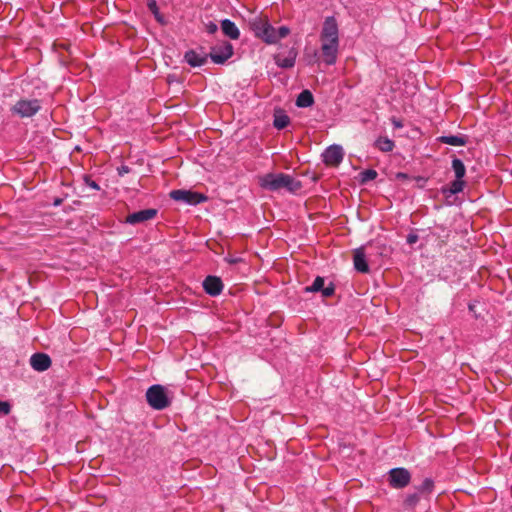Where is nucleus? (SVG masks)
Here are the masks:
<instances>
[{
  "label": "nucleus",
  "mask_w": 512,
  "mask_h": 512,
  "mask_svg": "<svg viewBox=\"0 0 512 512\" xmlns=\"http://www.w3.org/2000/svg\"><path fill=\"white\" fill-rule=\"evenodd\" d=\"M319 40L322 61L328 66L334 65L338 59L340 46L339 25L334 16H327L324 19Z\"/></svg>",
  "instance_id": "obj_1"
},
{
  "label": "nucleus",
  "mask_w": 512,
  "mask_h": 512,
  "mask_svg": "<svg viewBox=\"0 0 512 512\" xmlns=\"http://www.w3.org/2000/svg\"><path fill=\"white\" fill-rule=\"evenodd\" d=\"M260 186L270 191H278L282 188L289 192H297L301 189V182L284 173H268L260 178Z\"/></svg>",
  "instance_id": "obj_2"
},
{
  "label": "nucleus",
  "mask_w": 512,
  "mask_h": 512,
  "mask_svg": "<svg viewBox=\"0 0 512 512\" xmlns=\"http://www.w3.org/2000/svg\"><path fill=\"white\" fill-rule=\"evenodd\" d=\"M255 36L267 44H276L275 28L267 17H255L249 22Z\"/></svg>",
  "instance_id": "obj_3"
},
{
  "label": "nucleus",
  "mask_w": 512,
  "mask_h": 512,
  "mask_svg": "<svg viewBox=\"0 0 512 512\" xmlns=\"http://www.w3.org/2000/svg\"><path fill=\"white\" fill-rule=\"evenodd\" d=\"M145 397L148 405L154 410H164L171 404L166 388L160 384L150 386Z\"/></svg>",
  "instance_id": "obj_4"
},
{
  "label": "nucleus",
  "mask_w": 512,
  "mask_h": 512,
  "mask_svg": "<svg viewBox=\"0 0 512 512\" xmlns=\"http://www.w3.org/2000/svg\"><path fill=\"white\" fill-rule=\"evenodd\" d=\"M41 109V102L38 99H20L11 108V112L20 118L34 116Z\"/></svg>",
  "instance_id": "obj_5"
},
{
  "label": "nucleus",
  "mask_w": 512,
  "mask_h": 512,
  "mask_svg": "<svg viewBox=\"0 0 512 512\" xmlns=\"http://www.w3.org/2000/svg\"><path fill=\"white\" fill-rule=\"evenodd\" d=\"M169 196L175 201L184 202L189 205H197L208 199L207 196L202 193L183 189L172 190Z\"/></svg>",
  "instance_id": "obj_6"
},
{
  "label": "nucleus",
  "mask_w": 512,
  "mask_h": 512,
  "mask_svg": "<svg viewBox=\"0 0 512 512\" xmlns=\"http://www.w3.org/2000/svg\"><path fill=\"white\" fill-rule=\"evenodd\" d=\"M411 481V474L406 468H393L388 472L389 485L394 489H402Z\"/></svg>",
  "instance_id": "obj_7"
},
{
  "label": "nucleus",
  "mask_w": 512,
  "mask_h": 512,
  "mask_svg": "<svg viewBox=\"0 0 512 512\" xmlns=\"http://www.w3.org/2000/svg\"><path fill=\"white\" fill-rule=\"evenodd\" d=\"M233 55V46L225 42L211 48L209 57L215 64H224Z\"/></svg>",
  "instance_id": "obj_8"
},
{
  "label": "nucleus",
  "mask_w": 512,
  "mask_h": 512,
  "mask_svg": "<svg viewBox=\"0 0 512 512\" xmlns=\"http://www.w3.org/2000/svg\"><path fill=\"white\" fill-rule=\"evenodd\" d=\"M343 156V150L338 145L329 146L322 154L323 162L329 166H338L342 162Z\"/></svg>",
  "instance_id": "obj_9"
},
{
  "label": "nucleus",
  "mask_w": 512,
  "mask_h": 512,
  "mask_svg": "<svg viewBox=\"0 0 512 512\" xmlns=\"http://www.w3.org/2000/svg\"><path fill=\"white\" fill-rule=\"evenodd\" d=\"M158 211L154 208H148L140 211L133 212L126 217L125 222L131 225L144 223L156 217Z\"/></svg>",
  "instance_id": "obj_10"
},
{
  "label": "nucleus",
  "mask_w": 512,
  "mask_h": 512,
  "mask_svg": "<svg viewBox=\"0 0 512 512\" xmlns=\"http://www.w3.org/2000/svg\"><path fill=\"white\" fill-rule=\"evenodd\" d=\"M204 291L210 296H218L223 290V282L217 276H207L203 281Z\"/></svg>",
  "instance_id": "obj_11"
},
{
  "label": "nucleus",
  "mask_w": 512,
  "mask_h": 512,
  "mask_svg": "<svg viewBox=\"0 0 512 512\" xmlns=\"http://www.w3.org/2000/svg\"><path fill=\"white\" fill-rule=\"evenodd\" d=\"M51 363L50 357L45 353H35L30 358L31 367L39 372L49 369Z\"/></svg>",
  "instance_id": "obj_12"
},
{
  "label": "nucleus",
  "mask_w": 512,
  "mask_h": 512,
  "mask_svg": "<svg viewBox=\"0 0 512 512\" xmlns=\"http://www.w3.org/2000/svg\"><path fill=\"white\" fill-rule=\"evenodd\" d=\"M209 57V54L203 52H197L195 50H189L185 53V61L192 67L203 66Z\"/></svg>",
  "instance_id": "obj_13"
},
{
  "label": "nucleus",
  "mask_w": 512,
  "mask_h": 512,
  "mask_svg": "<svg viewBox=\"0 0 512 512\" xmlns=\"http://www.w3.org/2000/svg\"><path fill=\"white\" fill-rule=\"evenodd\" d=\"M296 57L297 51L291 48L287 56L277 54L275 56V63L281 68H292L295 65Z\"/></svg>",
  "instance_id": "obj_14"
},
{
  "label": "nucleus",
  "mask_w": 512,
  "mask_h": 512,
  "mask_svg": "<svg viewBox=\"0 0 512 512\" xmlns=\"http://www.w3.org/2000/svg\"><path fill=\"white\" fill-rule=\"evenodd\" d=\"M354 267L358 272L368 273L369 266L366 261V256L363 248H358L354 251L353 256Z\"/></svg>",
  "instance_id": "obj_15"
},
{
  "label": "nucleus",
  "mask_w": 512,
  "mask_h": 512,
  "mask_svg": "<svg viewBox=\"0 0 512 512\" xmlns=\"http://www.w3.org/2000/svg\"><path fill=\"white\" fill-rule=\"evenodd\" d=\"M221 29L224 35L232 40H237L240 37V31L238 27L233 21L229 19H224L221 21Z\"/></svg>",
  "instance_id": "obj_16"
},
{
  "label": "nucleus",
  "mask_w": 512,
  "mask_h": 512,
  "mask_svg": "<svg viewBox=\"0 0 512 512\" xmlns=\"http://www.w3.org/2000/svg\"><path fill=\"white\" fill-rule=\"evenodd\" d=\"M465 181L461 179H455L450 183L449 186H444L441 188V192L445 197H450L452 195L458 194L464 190Z\"/></svg>",
  "instance_id": "obj_17"
},
{
  "label": "nucleus",
  "mask_w": 512,
  "mask_h": 512,
  "mask_svg": "<svg viewBox=\"0 0 512 512\" xmlns=\"http://www.w3.org/2000/svg\"><path fill=\"white\" fill-rule=\"evenodd\" d=\"M314 104L313 94L309 90H303L296 99V105L301 108H307Z\"/></svg>",
  "instance_id": "obj_18"
},
{
  "label": "nucleus",
  "mask_w": 512,
  "mask_h": 512,
  "mask_svg": "<svg viewBox=\"0 0 512 512\" xmlns=\"http://www.w3.org/2000/svg\"><path fill=\"white\" fill-rule=\"evenodd\" d=\"M439 141L444 144H448L451 146H464L466 144V138L461 135H449V136H441Z\"/></svg>",
  "instance_id": "obj_19"
},
{
  "label": "nucleus",
  "mask_w": 512,
  "mask_h": 512,
  "mask_svg": "<svg viewBox=\"0 0 512 512\" xmlns=\"http://www.w3.org/2000/svg\"><path fill=\"white\" fill-rule=\"evenodd\" d=\"M290 123V118L283 111H278L274 115L273 125L276 129L281 130L286 128Z\"/></svg>",
  "instance_id": "obj_20"
},
{
  "label": "nucleus",
  "mask_w": 512,
  "mask_h": 512,
  "mask_svg": "<svg viewBox=\"0 0 512 512\" xmlns=\"http://www.w3.org/2000/svg\"><path fill=\"white\" fill-rule=\"evenodd\" d=\"M375 146L382 152H390L393 150L395 144L387 137H379L375 142Z\"/></svg>",
  "instance_id": "obj_21"
},
{
  "label": "nucleus",
  "mask_w": 512,
  "mask_h": 512,
  "mask_svg": "<svg viewBox=\"0 0 512 512\" xmlns=\"http://www.w3.org/2000/svg\"><path fill=\"white\" fill-rule=\"evenodd\" d=\"M452 169L455 173V177L456 179H461L463 180L465 174H466V168H465V165L464 163L462 162L461 159L459 158H454L452 160Z\"/></svg>",
  "instance_id": "obj_22"
},
{
  "label": "nucleus",
  "mask_w": 512,
  "mask_h": 512,
  "mask_svg": "<svg viewBox=\"0 0 512 512\" xmlns=\"http://www.w3.org/2000/svg\"><path fill=\"white\" fill-rule=\"evenodd\" d=\"M324 287V278L317 276L311 286L305 287V292H320Z\"/></svg>",
  "instance_id": "obj_23"
},
{
  "label": "nucleus",
  "mask_w": 512,
  "mask_h": 512,
  "mask_svg": "<svg viewBox=\"0 0 512 512\" xmlns=\"http://www.w3.org/2000/svg\"><path fill=\"white\" fill-rule=\"evenodd\" d=\"M377 172L373 169H366L360 173L361 182H367L374 180L377 177Z\"/></svg>",
  "instance_id": "obj_24"
},
{
  "label": "nucleus",
  "mask_w": 512,
  "mask_h": 512,
  "mask_svg": "<svg viewBox=\"0 0 512 512\" xmlns=\"http://www.w3.org/2000/svg\"><path fill=\"white\" fill-rule=\"evenodd\" d=\"M419 499L420 498L417 493L409 494L406 496V498L404 500V504L407 507L413 508L417 505V503L419 502Z\"/></svg>",
  "instance_id": "obj_25"
},
{
  "label": "nucleus",
  "mask_w": 512,
  "mask_h": 512,
  "mask_svg": "<svg viewBox=\"0 0 512 512\" xmlns=\"http://www.w3.org/2000/svg\"><path fill=\"white\" fill-rule=\"evenodd\" d=\"M148 9L154 14L158 21H161V15L156 0H147Z\"/></svg>",
  "instance_id": "obj_26"
},
{
  "label": "nucleus",
  "mask_w": 512,
  "mask_h": 512,
  "mask_svg": "<svg viewBox=\"0 0 512 512\" xmlns=\"http://www.w3.org/2000/svg\"><path fill=\"white\" fill-rule=\"evenodd\" d=\"M433 487H434V482L430 478H426V479H424V481L422 482V484L419 486L418 489L420 492L430 493L432 491Z\"/></svg>",
  "instance_id": "obj_27"
},
{
  "label": "nucleus",
  "mask_w": 512,
  "mask_h": 512,
  "mask_svg": "<svg viewBox=\"0 0 512 512\" xmlns=\"http://www.w3.org/2000/svg\"><path fill=\"white\" fill-rule=\"evenodd\" d=\"M289 33H290V29L286 26H281L278 29L275 28L276 43L279 40L287 37L289 35Z\"/></svg>",
  "instance_id": "obj_28"
},
{
  "label": "nucleus",
  "mask_w": 512,
  "mask_h": 512,
  "mask_svg": "<svg viewBox=\"0 0 512 512\" xmlns=\"http://www.w3.org/2000/svg\"><path fill=\"white\" fill-rule=\"evenodd\" d=\"M11 411V405L7 401H0V415H8Z\"/></svg>",
  "instance_id": "obj_29"
},
{
  "label": "nucleus",
  "mask_w": 512,
  "mask_h": 512,
  "mask_svg": "<svg viewBox=\"0 0 512 512\" xmlns=\"http://www.w3.org/2000/svg\"><path fill=\"white\" fill-rule=\"evenodd\" d=\"M324 297H330L334 294L335 288L334 285L331 283L327 287H323V289L320 291Z\"/></svg>",
  "instance_id": "obj_30"
},
{
  "label": "nucleus",
  "mask_w": 512,
  "mask_h": 512,
  "mask_svg": "<svg viewBox=\"0 0 512 512\" xmlns=\"http://www.w3.org/2000/svg\"><path fill=\"white\" fill-rule=\"evenodd\" d=\"M205 28H206L207 33H209V34H214V33H216V32H217V30H218V26H217V24H216V23H214V22H212V21L208 22V23L205 25Z\"/></svg>",
  "instance_id": "obj_31"
},
{
  "label": "nucleus",
  "mask_w": 512,
  "mask_h": 512,
  "mask_svg": "<svg viewBox=\"0 0 512 512\" xmlns=\"http://www.w3.org/2000/svg\"><path fill=\"white\" fill-rule=\"evenodd\" d=\"M418 241V235L414 233H410L407 236V243L412 245L415 244Z\"/></svg>",
  "instance_id": "obj_32"
},
{
  "label": "nucleus",
  "mask_w": 512,
  "mask_h": 512,
  "mask_svg": "<svg viewBox=\"0 0 512 512\" xmlns=\"http://www.w3.org/2000/svg\"><path fill=\"white\" fill-rule=\"evenodd\" d=\"M391 123L394 126V128H396V129H400L403 127L402 121L396 117L391 118Z\"/></svg>",
  "instance_id": "obj_33"
},
{
  "label": "nucleus",
  "mask_w": 512,
  "mask_h": 512,
  "mask_svg": "<svg viewBox=\"0 0 512 512\" xmlns=\"http://www.w3.org/2000/svg\"><path fill=\"white\" fill-rule=\"evenodd\" d=\"M130 171L129 167L128 166H121L119 169H118V173L120 176L124 175L125 173H128Z\"/></svg>",
  "instance_id": "obj_34"
},
{
  "label": "nucleus",
  "mask_w": 512,
  "mask_h": 512,
  "mask_svg": "<svg viewBox=\"0 0 512 512\" xmlns=\"http://www.w3.org/2000/svg\"><path fill=\"white\" fill-rule=\"evenodd\" d=\"M89 186L96 190H99V185L95 181H91V183H89Z\"/></svg>",
  "instance_id": "obj_35"
},
{
  "label": "nucleus",
  "mask_w": 512,
  "mask_h": 512,
  "mask_svg": "<svg viewBox=\"0 0 512 512\" xmlns=\"http://www.w3.org/2000/svg\"><path fill=\"white\" fill-rule=\"evenodd\" d=\"M60 202H61V200H56V201H55V205L60 204Z\"/></svg>",
  "instance_id": "obj_36"
},
{
  "label": "nucleus",
  "mask_w": 512,
  "mask_h": 512,
  "mask_svg": "<svg viewBox=\"0 0 512 512\" xmlns=\"http://www.w3.org/2000/svg\"><path fill=\"white\" fill-rule=\"evenodd\" d=\"M229 262H230V263H235V262H236V260L231 259V260H229Z\"/></svg>",
  "instance_id": "obj_37"
}]
</instances>
